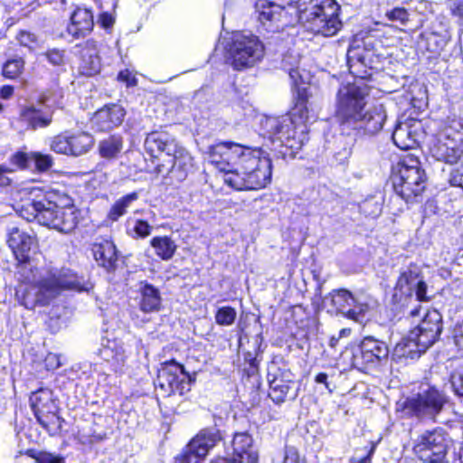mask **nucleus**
I'll use <instances>...</instances> for the list:
<instances>
[{
	"mask_svg": "<svg viewBox=\"0 0 463 463\" xmlns=\"http://www.w3.org/2000/svg\"><path fill=\"white\" fill-rule=\"evenodd\" d=\"M207 158L235 190H259L271 181V160L260 148L222 141L208 147Z\"/></svg>",
	"mask_w": 463,
	"mask_h": 463,
	"instance_id": "f257e3e1",
	"label": "nucleus"
},
{
	"mask_svg": "<svg viewBox=\"0 0 463 463\" xmlns=\"http://www.w3.org/2000/svg\"><path fill=\"white\" fill-rule=\"evenodd\" d=\"M369 88L364 82L342 86L337 92L335 118L342 132L375 135L383 128L387 114L383 104L366 108Z\"/></svg>",
	"mask_w": 463,
	"mask_h": 463,
	"instance_id": "f03ea898",
	"label": "nucleus"
},
{
	"mask_svg": "<svg viewBox=\"0 0 463 463\" xmlns=\"http://www.w3.org/2000/svg\"><path fill=\"white\" fill-rule=\"evenodd\" d=\"M449 402V398L444 391L433 385H421L417 392L400 399L395 411L402 419L435 423Z\"/></svg>",
	"mask_w": 463,
	"mask_h": 463,
	"instance_id": "7ed1b4c3",
	"label": "nucleus"
},
{
	"mask_svg": "<svg viewBox=\"0 0 463 463\" xmlns=\"http://www.w3.org/2000/svg\"><path fill=\"white\" fill-rule=\"evenodd\" d=\"M15 276L23 283H37L34 293V303L46 306L57 298L61 291L74 288L78 286V279L70 269L50 270L46 277L37 281V269L30 261V258L17 260Z\"/></svg>",
	"mask_w": 463,
	"mask_h": 463,
	"instance_id": "20e7f679",
	"label": "nucleus"
},
{
	"mask_svg": "<svg viewBox=\"0 0 463 463\" xmlns=\"http://www.w3.org/2000/svg\"><path fill=\"white\" fill-rule=\"evenodd\" d=\"M296 110L299 113L298 118L294 113L291 118H267L262 123L269 138L275 146L274 149L284 146L297 150L303 146L307 131V110L302 105L298 106Z\"/></svg>",
	"mask_w": 463,
	"mask_h": 463,
	"instance_id": "39448f33",
	"label": "nucleus"
},
{
	"mask_svg": "<svg viewBox=\"0 0 463 463\" xmlns=\"http://www.w3.org/2000/svg\"><path fill=\"white\" fill-rule=\"evenodd\" d=\"M340 6L335 0H307L299 11V20L308 31L329 37L342 27Z\"/></svg>",
	"mask_w": 463,
	"mask_h": 463,
	"instance_id": "423d86ee",
	"label": "nucleus"
},
{
	"mask_svg": "<svg viewBox=\"0 0 463 463\" xmlns=\"http://www.w3.org/2000/svg\"><path fill=\"white\" fill-rule=\"evenodd\" d=\"M426 175L417 158L408 156L397 165L392 175L395 193L406 202L419 195L425 189Z\"/></svg>",
	"mask_w": 463,
	"mask_h": 463,
	"instance_id": "0eeeda50",
	"label": "nucleus"
},
{
	"mask_svg": "<svg viewBox=\"0 0 463 463\" xmlns=\"http://www.w3.org/2000/svg\"><path fill=\"white\" fill-rule=\"evenodd\" d=\"M21 192L30 197L16 209L20 216L28 222L36 220L48 228L55 227L57 203L36 187L25 188Z\"/></svg>",
	"mask_w": 463,
	"mask_h": 463,
	"instance_id": "6e6552de",
	"label": "nucleus"
},
{
	"mask_svg": "<svg viewBox=\"0 0 463 463\" xmlns=\"http://www.w3.org/2000/svg\"><path fill=\"white\" fill-rule=\"evenodd\" d=\"M232 67L241 71L252 67L264 55V46L253 34L237 33L229 48Z\"/></svg>",
	"mask_w": 463,
	"mask_h": 463,
	"instance_id": "1a4fd4ad",
	"label": "nucleus"
},
{
	"mask_svg": "<svg viewBox=\"0 0 463 463\" xmlns=\"http://www.w3.org/2000/svg\"><path fill=\"white\" fill-rule=\"evenodd\" d=\"M222 440V435L216 425L202 429L175 458L173 463H201Z\"/></svg>",
	"mask_w": 463,
	"mask_h": 463,
	"instance_id": "9d476101",
	"label": "nucleus"
},
{
	"mask_svg": "<svg viewBox=\"0 0 463 463\" xmlns=\"http://www.w3.org/2000/svg\"><path fill=\"white\" fill-rule=\"evenodd\" d=\"M193 380L185 372L184 365L172 360L161 364L158 370L156 386L165 396L184 395L191 390Z\"/></svg>",
	"mask_w": 463,
	"mask_h": 463,
	"instance_id": "9b49d317",
	"label": "nucleus"
},
{
	"mask_svg": "<svg viewBox=\"0 0 463 463\" xmlns=\"http://www.w3.org/2000/svg\"><path fill=\"white\" fill-rule=\"evenodd\" d=\"M325 307L328 312L342 314L345 317L353 319L355 322L363 323L366 313L370 309L367 303H362L345 288L332 290L323 298Z\"/></svg>",
	"mask_w": 463,
	"mask_h": 463,
	"instance_id": "f8f14e48",
	"label": "nucleus"
},
{
	"mask_svg": "<svg viewBox=\"0 0 463 463\" xmlns=\"http://www.w3.org/2000/svg\"><path fill=\"white\" fill-rule=\"evenodd\" d=\"M389 356L387 344L372 335L364 336L359 345L352 348V364L359 370L374 368Z\"/></svg>",
	"mask_w": 463,
	"mask_h": 463,
	"instance_id": "ddd939ff",
	"label": "nucleus"
},
{
	"mask_svg": "<svg viewBox=\"0 0 463 463\" xmlns=\"http://www.w3.org/2000/svg\"><path fill=\"white\" fill-rule=\"evenodd\" d=\"M395 290L406 297H416L418 301L428 300L427 284L423 280L421 269L416 263H411L401 272Z\"/></svg>",
	"mask_w": 463,
	"mask_h": 463,
	"instance_id": "4468645a",
	"label": "nucleus"
},
{
	"mask_svg": "<svg viewBox=\"0 0 463 463\" xmlns=\"http://www.w3.org/2000/svg\"><path fill=\"white\" fill-rule=\"evenodd\" d=\"M411 337L420 339L421 348H430L439 339L443 331L441 314L436 310H428L420 322L411 330Z\"/></svg>",
	"mask_w": 463,
	"mask_h": 463,
	"instance_id": "2eb2a0df",
	"label": "nucleus"
},
{
	"mask_svg": "<svg viewBox=\"0 0 463 463\" xmlns=\"http://www.w3.org/2000/svg\"><path fill=\"white\" fill-rule=\"evenodd\" d=\"M192 165V156L185 148L178 145L175 152H172L163 163L156 165L155 172L162 176L170 175L172 178L183 181L186 178Z\"/></svg>",
	"mask_w": 463,
	"mask_h": 463,
	"instance_id": "dca6fc26",
	"label": "nucleus"
},
{
	"mask_svg": "<svg viewBox=\"0 0 463 463\" xmlns=\"http://www.w3.org/2000/svg\"><path fill=\"white\" fill-rule=\"evenodd\" d=\"M268 382L269 386V397L276 404L285 402L288 397L295 400L298 396L296 382L293 374L288 370L278 369L274 373H268Z\"/></svg>",
	"mask_w": 463,
	"mask_h": 463,
	"instance_id": "f3484780",
	"label": "nucleus"
},
{
	"mask_svg": "<svg viewBox=\"0 0 463 463\" xmlns=\"http://www.w3.org/2000/svg\"><path fill=\"white\" fill-rule=\"evenodd\" d=\"M177 146L175 139L169 134L158 131L149 133L144 143L146 152L154 158H158L163 155L167 158L172 152L176 151Z\"/></svg>",
	"mask_w": 463,
	"mask_h": 463,
	"instance_id": "a211bd4d",
	"label": "nucleus"
},
{
	"mask_svg": "<svg viewBox=\"0 0 463 463\" xmlns=\"http://www.w3.org/2000/svg\"><path fill=\"white\" fill-rule=\"evenodd\" d=\"M125 110L117 104L105 106L98 110L92 118V128L98 131H109L119 126L124 119Z\"/></svg>",
	"mask_w": 463,
	"mask_h": 463,
	"instance_id": "6ab92c4d",
	"label": "nucleus"
},
{
	"mask_svg": "<svg viewBox=\"0 0 463 463\" xmlns=\"http://www.w3.org/2000/svg\"><path fill=\"white\" fill-rule=\"evenodd\" d=\"M460 145L453 138L439 137L430 147L431 156L438 161L455 164L461 156Z\"/></svg>",
	"mask_w": 463,
	"mask_h": 463,
	"instance_id": "aec40b11",
	"label": "nucleus"
},
{
	"mask_svg": "<svg viewBox=\"0 0 463 463\" xmlns=\"http://www.w3.org/2000/svg\"><path fill=\"white\" fill-rule=\"evenodd\" d=\"M419 123L409 121L399 123L392 132L393 143L402 150L415 148L419 143Z\"/></svg>",
	"mask_w": 463,
	"mask_h": 463,
	"instance_id": "412c9836",
	"label": "nucleus"
},
{
	"mask_svg": "<svg viewBox=\"0 0 463 463\" xmlns=\"http://www.w3.org/2000/svg\"><path fill=\"white\" fill-rule=\"evenodd\" d=\"M91 251L95 261L99 267H102L108 272H112L117 269L118 251L112 241L106 240L100 243H95L91 248Z\"/></svg>",
	"mask_w": 463,
	"mask_h": 463,
	"instance_id": "4be33fe9",
	"label": "nucleus"
},
{
	"mask_svg": "<svg viewBox=\"0 0 463 463\" xmlns=\"http://www.w3.org/2000/svg\"><path fill=\"white\" fill-rule=\"evenodd\" d=\"M11 162L20 168L35 167L38 171L43 172L52 167V157L39 152H17L12 156Z\"/></svg>",
	"mask_w": 463,
	"mask_h": 463,
	"instance_id": "5701e85b",
	"label": "nucleus"
},
{
	"mask_svg": "<svg viewBox=\"0 0 463 463\" xmlns=\"http://www.w3.org/2000/svg\"><path fill=\"white\" fill-rule=\"evenodd\" d=\"M7 243L13 250L16 260H24L29 257L31 251L38 247L35 233H9Z\"/></svg>",
	"mask_w": 463,
	"mask_h": 463,
	"instance_id": "b1692460",
	"label": "nucleus"
},
{
	"mask_svg": "<svg viewBox=\"0 0 463 463\" xmlns=\"http://www.w3.org/2000/svg\"><path fill=\"white\" fill-rule=\"evenodd\" d=\"M138 293L140 294L139 308L144 313L158 312L162 307L161 293L154 285L141 281Z\"/></svg>",
	"mask_w": 463,
	"mask_h": 463,
	"instance_id": "393cba45",
	"label": "nucleus"
},
{
	"mask_svg": "<svg viewBox=\"0 0 463 463\" xmlns=\"http://www.w3.org/2000/svg\"><path fill=\"white\" fill-rule=\"evenodd\" d=\"M21 120L33 129L45 128L52 122V114L48 109H43L42 104L30 105L20 112Z\"/></svg>",
	"mask_w": 463,
	"mask_h": 463,
	"instance_id": "a878e982",
	"label": "nucleus"
},
{
	"mask_svg": "<svg viewBox=\"0 0 463 463\" xmlns=\"http://www.w3.org/2000/svg\"><path fill=\"white\" fill-rule=\"evenodd\" d=\"M30 404L34 416L50 412V411H58L52 392L50 389H39L33 392L30 396Z\"/></svg>",
	"mask_w": 463,
	"mask_h": 463,
	"instance_id": "bb28decb",
	"label": "nucleus"
},
{
	"mask_svg": "<svg viewBox=\"0 0 463 463\" xmlns=\"http://www.w3.org/2000/svg\"><path fill=\"white\" fill-rule=\"evenodd\" d=\"M428 348H421L420 339L411 337V331L403 337L394 347V355L398 358L415 359L425 353Z\"/></svg>",
	"mask_w": 463,
	"mask_h": 463,
	"instance_id": "cd10ccee",
	"label": "nucleus"
},
{
	"mask_svg": "<svg viewBox=\"0 0 463 463\" xmlns=\"http://www.w3.org/2000/svg\"><path fill=\"white\" fill-rule=\"evenodd\" d=\"M283 8L268 0H258L255 4V14L263 26H268V23L278 21Z\"/></svg>",
	"mask_w": 463,
	"mask_h": 463,
	"instance_id": "c85d7f7f",
	"label": "nucleus"
},
{
	"mask_svg": "<svg viewBox=\"0 0 463 463\" xmlns=\"http://www.w3.org/2000/svg\"><path fill=\"white\" fill-rule=\"evenodd\" d=\"M253 439L248 432H238L233 436L232 442V458L234 461H241L245 459L250 453H257L252 448Z\"/></svg>",
	"mask_w": 463,
	"mask_h": 463,
	"instance_id": "c756f323",
	"label": "nucleus"
},
{
	"mask_svg": "<svg viewBox=\"0 0 463 463\" xmlns=\"http://www.w3.org/2000/svg\"><path fill=\"white\" fill-rule=\"evenodd\" d=\"M300 55L298 53L288 52L284 55L281 65L282 69L288 73L294 86H299L306 81L305 71H299Z\"/></svg>",
	"mask_w": 463,
	"mask_h": 463,
	"instance_id": "7c9ffc66",
	"label": "nucleus"
},
{
	"mask_svg": "<svg viewBox=\"0 0 463 463\" xmlns=\"http://www.w3.org/2000/svg\"><path fill=\"white\" fill-rule=\"evenodd\" d=\"M123 148V139L119 135H112L99 143V156L105 159H114Z\"/></svg>",
	"mask_w": 463,
	"mask_h": 463,
	"instance_id": "2f4dec72",
	"label": "nucleus"
},
{
	"mask_svg": "<svg viewBox=\"0 0 463 463\" xmlns=\"http://www.w3.org/2000/svg\"><path fill=\"white\" fill-rule=\"evenodd\" d=\"M67 31L74 39H84L87 30V8H78L71 16Z\"/></svg>",
	"mask_w": 463,
	"mask_h": 463,
	"instance_id": "473e14b6",
	"label": "nucleus"
},
{
	"mask_svg": "<svg viewBox=\"0 0 463 463\" xmlns=\"http://www.w3.org/2000/svg\"><path fill=\"white\" fill-rule=\"evenodd\" d=\"M138 199V194L136 192L130 193L127 195L122 196L117 200L111 206L108 218L110 221H118L121 216L127 213L128 209L132 205L134 202Z\"/></svg>",
	"mask_w": 463,
	"mask_h": 463,
	"instance_id": "72a5a7b5",
	"label": "nucleus"
},
{
	"mask_svg": "<svg viewBox=\"0 0 463 463\" xmlns=\"http://www.w3.org/2000/svg\"><path fill=\"white\" fill-rule=\"evenodd\" d=\"M37 421L50 435L54 436L61 432L63 420L57 414V411H50L35 416Z\"/></svg>",
	"mask_w": 463,
	"mask_h": 463,
	"instance_id": "f704fd0d",
	"label": "nucleus"
},
{
	"mask_svg": "<svg viewBox=\"0 0 463 463\" xmlns=\"http://www.w3.org/2000/svg\"><path fill=\"white\" fill-rule=\"evenodd\" d=\"M156 254L163 260H169L173 257L176 245L168 236L155 237L151 241Z\"/></svg>",
	"mask_w": 463,
	"mask_h": 463,
	"instance_id": "c9c22d12",
	"label": "nucleus"
},
{
	"mask_svg": "<svg viewBox=\"0 0 463 463\" xmlns=\"http://www.w3.org/2000/svg\"><path fill=\"white\" fill-rule=\"evenodd\" d=\"M383 208V203L380 198L376 196H370L364 200L360 205L359 209L362 213L368 217H377L380 215Z\"/></svg>",
	"mask_w": 463,
	"mask_h": 463,
	"instance_id": "e433bc0d",
	"label": "nucleus"
},
{
	"mask_svg": "<svg viewBox=\"0 0 463 463\" xmlns=\"http://www.w3.org/2000/svg\"><path fill=\"white\" fill-rule=\"evenodd\" d=\"M449 385L455 396L463 398V366H459L450 373Z\"/></svg>",
	"mask_w": 463,
	"mask_h": 463,
	"instance_id": "4c0bfd02",
	"label": "nucleus"
},
{
	"mask_svg": "<svg viewBox=\"0 0 463 463\" xmlns=\"http://www.w3.org/2000/svg\"><path fill=\"white\" fill-rule=\"evenodd\" d=\"M237 317L236 310L232 307H222L215 313V322L220 326H231Z\"/></svg>",
	"mask_w": 463,
	"mask_h": 463,
	"instance_id": "58836bf2",
	"label": "nucleus"
},
{
	"mask_svg": "<svg viewBox=\"0 0 463 463\" xmlns=\"http://www.w3.org/2000/svg\"><path fill=\"white\" fill-rule=\"evenodd\" d=\"M24 66V61L22 58H16L7 61L3 68V74L5 78L15 79L17 78Z\"/></svg>",
	"mask_w": 463,
	"mask_h": 463,
	"instance_id": "ea45409f",
	"label": "nucleus"
},
{
	"mask_svg": "<svg viewBox=\"0 0 463 463\" xmlns=\"http://www.w3.org/2000/svg\"><path fill=\"white\" fill-rule=\"evenodd\" d=\"M87 137L85 133H80L77 135H71L70 136V142L71 146V155L74 156H80L84 154L87 149V143H86Z\"/></svg>",
	"mask_w": 463,
	"mask_h": 463,
	"instance_id": "a19ab883",
	"label": "nucleus"
},
{
	"mask_svg": "<svg viewBox=\"0 0 463 463\" xmlns=\"http://www.w3.org/2000/svg\"><path fill=\"white\" fill-rule=\"evenodd\" d=\"M70 144V137L58 135L52 139L51 148L59 154L71 155V146Z\"/></svg>",
	"mask_w": 463,
	"mask_h": 463,
	"instance_id": "79ce46f5",
	"label": "nucleus"
},
{
	"mask_svg": "<svg viewBox=\"0 0 463 463\" xmlns=\"http://www.w3.org/2000/svg\"><path fill=\"white\" fill-rule=\"evenodd\" d=\"M44 55L47 61L53 66H61L64 64L65 52L56 48L46 51Z\"/></svg>",
	"mask_w": 463,
	"mask_h": 463,
	"instance_id": "37998d69",
	"label": "nucleus"
},
{
	"mask_svg": "<svg viewBox=\"0 0 463 463\" xmlns=\"http://www.w3.org/2000/svg\"><path fill=\"white\" fill-rule=\"evenodd\" d=\"M16 39L21 45L29 49H33L37 46V36L31 32L20 31L16 36Z\"/></svg>",
	"mask_w": 463,
	"mask_h": 463,
	"instance_id": "c03bdc74",
	"label": "nucleus"
},
{
	"mask_svg": "<svg viewBox=\"0 0 463 463\" xmlns=\"http://www.w3.org/2000/svg\"><path fill=\"white\" fill-rule=\"evenodd\" d=\"M92 418L93 424L96 427H99V430H90V433H89V436H91L97 440L102 439L106 436V431L104 429L105 419L103 416L96 414H92Z\"/></svg>",
	"mask_w": 463,
	"mask_h": 463,
	"instance_id": "a18cd8bd",
	"label": "nucleus"
},
{
	"mask_svg": "<svg viewBox=\"0 0 463 463\" xmlns=\"http://www.w3.org/2000/svg\"><path fill=\"white\" fill-rule=\"evenodd\" d=\"M386 16L391 21H398L402 24H405L409 20V14L405 8L397 7L386 14Z\"/></svg>",
	"mask_w": 463,
	"mask_h": 463,
	"instance_id": "49530a36",
	"label": "nucleus"
},
{
	"mask_svg": "<svg viewBox=\"0 0 463 463\" xmlns=\"http://www.w3.org/2000/svg\"><path fill=\"white\" fill-rule=\"evenodd\" d=\"M37 463H63L64 458L48 452H41L36 458Z\"/></svg>",
	"mask_w": 463,
	"mask_h": 463,
	"instance_id": "de8ad7c7",
	"label": "nucleus"
},
{
	"mask_svg": "<svg viewBox=\"0 0 463 463\" xmlns=\"http://www.w3.org/2000/svg\"><path fill=\"white\" fill-rule=\"evenodd\" d=\"M44 364L48 371L58 369L61 365L60 355L57 354L49 353L44 359Z\"/></svg>",
	"mask_w": 463,
	"mask_h": 463,
	"instance_id": "09e8293b",
	"label": "nucleus"
},
{
	"mask_svg": "<svg viewBox=\"0 0 463 463\" xmlns=\"http://www.w3.org/2000/svg\"><path fill=\"white\" fill-rule=\"evenodd\" d=\"M97 23L105 30H110L115 24V17L108 12L101 13Z\"/></svg>",
	"mask_w": 463,
	"mask_h": 463,
	"instance_id": "8fccbe9b",
	"label": "nucleus"
},
{
	"mask_svg": "<svg viewBox=\"0 0 463 463\" xmlns=\"http://www.w3.org/2000/svg\"><path fill=\"white\" fill-rule=\"evenodd\" d=\"M376 448V443L370 442L369 449L367 450L365 455H355L352 458V463H369L371 461V458L374 453Z\"/></svg>",
	"mask_w": 463,
	"mask_h": 463,
	"instance_id": "3c124183",
	"label": "nucleus"
},
{
	"mask_svg": "<svg viewBox=\"0 0 463 463\" xmlns=\"http://www.w3.org/2000/svg\"><path fill=\"white\" fill-rule=\"evenodd\" d=\"M448 5L452 15L463 18V0H449Z\"/></svg>",
	"mask_w": 463,
	"mask_h": 463,
	"instance_id": "603ef678",
	"label": "nucleus"
},
{
	"mask_svg": "<svg viewBox=\"0 0 463 463\" xmlns=\"http://www.w3.org/2000/svg\"><path fill=\"white\" fill-rule=\"evenodd\" d=\"M283 463H299V456L294 447H286Z\"/></svg>",
	"mask_w": 463,
	"mask_h": 463,
	"instance_id": "864d4df0",
	"label": "nucleus"
},
{
	"mask_svg": "<svg viewBox=\"0 0 463 463\" xmlns=\"http://www.w3.org/2000/svg\"><path fill=\"white\" fill-rule=\"evenodd\" d=\"M100 71V60L98 56L89 55V76L95 75Z\"/></svg>",
	"mask_w": 463,
	"mask_h": 463,
	"instance_id": "5fc2aeb1",
	"label": "nucleus"
},
{
	"mask_svg": "<svg viewBox=\"0 0 463 463\" xmlns=\"http://www.w3.org/2000/svg\"><path fill=\"white\" fill-rule=\"evenodd\" d=\"M453 338L456 346L463 352V323L455 327Z\"/></svg>",
	"mask_w": 463,
	"mask_h": 463,
	"instance_id": "6e6d98bb",
	"label": "nucleus"
},
{
	"mask_svg": "<svg viewBox=\"0 0 463 463\" xmlns=\"http://www.w3.org/2000/svg\"><path fill=\"white\" fill-rule=\"evenodd\" d=\"M449 182L451 185L459 186L463 189V168L454 170L451 173Z\"/></svg>",
	"mask_w": 463,
	"mask_h": 463,
	"instance_id": "4d7b16f0",
	"label": "nucleus"
},
{
	"mask_svg": "<svg viewBox=\"0 0 463 463\" xmlns=\"http://www.w3.org/2000/svg\"><path fill=\"white\" fill-rule=\"evenodd\" d=\"M118 80L126 82L128 86L136 84V79L128 70L121 71L118 75Z\"/></svg>",
	"mask_w": 463,
	"mask_h": 463,
	"instance_id": "13d9d810",
	"label": "nucleus"
},
{
	"mask_svg": "<svg viewBox=\"0 0 463 463\" xmlns=\"http://www.w3.org/2000/svg\"><path fill=\"white\" fill-rule=\"evenodd\" d=\"M14 94V87L10 85H5L0 90V97L4 99H8Z\"/></svg>",
	"mask_w": 463,
	"mask_h": 463,
	"instance_id": "bf43d9fd",
	"label": "nucleus"
},
{
	"mask_svg": "<svg viewBox=\"0 0 463 463\" xmlns=\"http://www.w3.org/2000/svg\"><path fill=\"white\" fill-rule=\"evenodd\" d=\"M7 172H9V169L3 165L0 166V187L6 186L10 184V179L5 175Z\"/></svg>",
	"mask_w": 463,
	"mask_h": 463,
	"instance_id": "052dcab7",
	"label": "nucleus"
},
{
	"mask_svg": "<svg viewBox=\"0 0 463 463\" xmlns=\"http://www.w3.org/2000/svg\"><path fill=\"white\" fill-rule=\"evenodd\" d=\"M315 382L317 383H323L326 385V389L329 390L331 392L332 390L329 388L328 382H327V374L326 373H319L315 377Z\"/></svg>",
	"mask_w": 463,
	"mask_h": 463,
	"instance_id": "680f3d73",
	"label": "nucleus"
},
{
	"mask_svg": "<svg viewBox=\"0 0 463 463\" xmlns=\"http://www.w3.org/2000/svg\"><path fill=\"white\" fill-rule=\"evenodd\" d=\"M259 456L258 453H250L248 454L247 458L241 459V461H234L233 463H258Z\"/></svg>",
	"mask_w": 463,
	"mask_h": 463,
	"instance_id": "e2e57ef3",
	"label": "nucleus"
},
{
	"mask_svg": "<svg viewBox=\"0 0 463 463\" xmlns=\"http://www.w3.org/2000/svg\"><path fill=\"white\" fill-rule=\"evenodd\" d=\"M74 439L75 440H77L79 442V444L84 448L85 446V443H86V440H87V436L84 434V433H81L80 430L74 435Z\"/></svg>",
	"mask_w": 463,
	"mask_h": 463,
	"instance_id": "0e129e2a",
	"label": "nucleus"
},
{
	"mask_svg": "<svg viewBox=\"0 0 463 463\" xmlns=\"http://www.w3.org/2000/svg\"><path fill=\"white\" fill-rule=\"evenodd\" d=\"M147 228V224L145 222H138L137 225L135 227L134 232H145V230Z\"/></svg>",
	"mask_w": 463,
	"mask_h": 463,
	"instance_id": "69168bd1",
	"label": "nucleus"
},
{
	"mask_svg": "<svg viewBox=\"0 0 463 463\" xmlns=\"http://www.w3.org/2000/svg\"><path fill=\"white\" fill-rule=\"evenodd\" d=\"M210 463H233V459L232 457L230 459L224 458H220L211 461Z\"/></svg>",
	"mask_w": 463,
	"mask_h": 463,
	"instance_id": "338daca9",
	"label": "nucleus"
},
{
	"mask_svg": "<svg viewBox=\"0 0 463 463\" xmlns=\"http://www.w3.org/2000/svg\"><path fill=\"white\" fill-rule=\"evenodd\" d=\"M339 340V337L332 336L329 341V345L335 347Z\"/></svg>",
	"mask_w": 463,
	"mask_h": 463,
	"instance_id": "774afa93",
	"label": "nucleus"
}]
</instances>
